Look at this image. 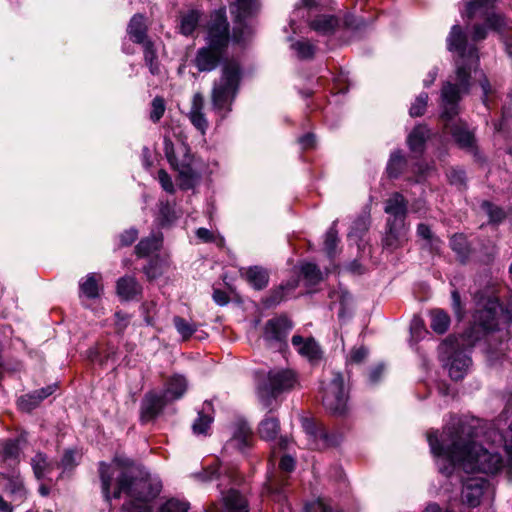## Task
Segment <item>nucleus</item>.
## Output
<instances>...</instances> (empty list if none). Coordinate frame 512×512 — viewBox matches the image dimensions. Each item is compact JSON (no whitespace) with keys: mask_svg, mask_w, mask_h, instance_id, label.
<instances>
[{"mask_svg":"<svg viewBox=\"0 0 512 512\" xmlns=\"http://www.w3.org/2000/svg\"><path fill=\"white\" fill-rule=\"evenodd\" d=\"M160 215L164 223H171L176 219L174 207L168 201L160 203Z\"/></svg>","mask_w":512,"mask_h":512,"instance_id":"54","label":"nucleus"},{"mask_svg":"<svg viewBox=\"0 0 512 512\" xmlns=\"http://www.w3.org/2000/svg\"><path fill=\"white\" fill-rule=\"evenodd\" d=\"M168 401L170 400L164 393H147L141 403V420L144 422L153 420L160 414Z\"/></svg>","mask_w":512,"mask_h":512,"instance_id":"15","label":"nucleus"},{"mask_svg":"<svg viewBox=\"0 0 512 512\" xmlns=\"http://www.w3.org/2000/svg\"><path fill=\"white\" fill-rule=\"evenodd\" d=\"M470 365V357L463 352H455L449 366V375L451 379L455 381L463 379Z\"/></svg>","mask_w":512,"mask_h":512,"instance_id":"30","label":"nucleus"},{"mask_svg":"<svg viewBox=\"0 0 512 512\" xmlns=\"http://www.w3.org/2000/svg\"><path fill=\"white\" fill-rule=\"evenodd\" d=\"M183 159L178 160L175 154L174 144L171 139L164 138V154L171 167L178 172V181L181 189L188 190L193 188L200 179L196 161L190 154L189 147L182 145Z\"/></svg>","mask_w":512,"mask_h":512,"instance_id":"4","label":"nucleus"},{"mask_svg":"<svg viewBox=\"0 0 512 512\" xmlns=\"http://www.w3.org/2000/svg\"><path fill=\"white\" fill-rule=\"evenodd\" d=\"M166 111L165 100L162 96H156L153 98L150 104L149 119L153 123H157L163 117Z\"/></svg>","mask_w":512,"mask_h":512,"instance_id":"42","label":"nucleus"},{"mask_svg":"<svg viewBox=\"0 0 512 512\" xmlns=\"http://www.w3.org/2000/svg\"><path fill=\"white\" fill-rule=\"evenodd\" d=\"M280 469L284 472H291L294 469L295 462L290 456H283L279 463Z\"/></svg>","mask_w":512,"mask_h":512,"instance_id":"61","label":"nucleus"},{"mask_svg":"<svg viewBox=\"0 0 512 512\" xmlns=\"http://www.w3.org/2000/svg\"><path fill=\"white\" fill-rule=\"evenodd\" d=\"M448 178L452 184L462 185L465 181V174L462 170L451 169Z\"/></svg>","mask_w":512,"mask_h":512,"instance_id":"59","label":"nucleus"},{"mask_svg":"<svg viewBox=\"0 0 512 512\" xmlns=\"http://www.w3.org/2000/svg\"><path fill=\"white\" fill-rule=\"evenodd\" d=\"M205 100L201 93H195L192 97L188 118L192 125L202 134L208 129V121L204 114Z\"/></svg>","mask_w":512,"mask_h":512,"instance_id":"20","label":"nucleus"},{"mask_svg":"<svg viewBox=\"0 0 512 512\" xmlns=\"http://www.w3.org/2000/svg\"><path fill=\"white\" fill-rule=\"evenodd\" d=\"M79 298L86 307H91L96 299V276L89 273L79 282Z\"/></svg>","mask_w":512,"mask_h":512,"instance_id":"28","label":"nucleus"},{"mask_svg":"<svg viewBox=\"0 0 512 512\" xmlns=\"http://www.w3.org/2000/svg\"><path fill=\"white\" fill-rule=\"evenodd\" d=\"M143 47V56L146 66L149 68V71L152 75L160 74V63L158 61L157 51L155 49L154 43L150 41H146L141 44Z\"/></svg>","mask_w":512,"mask_h":512,"instance_id":"36","label":"nucleus"},{"mask_svg":"<svg viewBox=\"0 0 512 512\" xmlns=\"http://www.w3.org/2000/svg\"><path fill=\"white\" fill-rule=\"evenodd\" d=\"M148 27L146 24V18L142 14H135L131 19L127 27V33L130 39L137 44H143L146 41H150L147 37Z\"/></svg>","mask_w":512,"mask_h":512,"instance_id":"25","label":"nucleus"},{"mask_svg":"<svg viewBox=\"0 0 512 512\" xmlns=\"http://www.w3.org/2000/svg\"><path fill=\"white\" fill-rule=\"evenodd\" d=\"M240 81V68L236 63H228L222 69V75L214 84L212 102L217 109L229 108L234 100Z\"/></svg>","mask_w":512,"mask_h":512,"instance_id":"5","label":"nucleus"},{"mask_svg":"<svg viewBox=\"0 0 512 512\" xmlns=\"http://www.w3.org/2000/svg\"><path fill=\"white\" fill-rule=\"evenodd\" d=\"M427 103L428 94L425 92L420 93L419 96L415 99V102L410 107V115L412 117L422 116L426 111Z\"/></svg>","mask_w":512,"mask_h":512,"instance_id":"46","label":"nucleus"},{"mask_svg":"<svg viewBox=\"0 0 512 512\" xmlns=\"http://www.w3.org/2000/svg\"><path fill=\"white\" fill-rule=\"evenodd\" d=\"M201 18L202 13L198 10H190L182 14L180 18V32L185 36L191 35L199 25Z\"/></svg>","mask_w":512,"mask_h":512,"instance_id":"35","label":"nucleus"},{"mask_svg":"<svg viewBox=\"0 0 512 512\" xmlns=\"http://www.w3.org/2000/svg\"><path fill=\"white\" fill-rule=\"evenodd\" d=\"M252 440L253 435L250 427L246 423L241 422L237 424L228 444L233 448L243 451L251 445Z\"/></svg>","mask_w":512,"mask_h":512,"instance_id":"29","label":"nucleus"},{"mask_svg":"<svg viewBox=\"0 0 512 512\" xmlns=\"http://www.w3.org/2000/svg\"><path fill=\"white\" fill-rule=\"evenodd\" d=\"M196 235L204 242H212L214 240L212 232L206 228H199Z\"/></svg>","mask_w":512,"mask_h":512,"instance_id":"63","label":"nucleus"},{"mask_svg":"<svg viewBox=\"0 0 512 512\" xmlns=\"http://www.w3.org/2000/svg\"><path fill=\"white\" fill-rule=\"evenodd\" d=\"M213 299L217 304L221 306L226 305L229 302L228 295L222 290H215L213 292Z\"/></svg>","mask_w":512,"mask_h":512,"instance_id":"62","label":"nucleus"},{"mask_svg":"<svg viewBox=\"0 0 512 512\" xmlns=\"http://www.w3.org/2000/svg\"><path fill=\"white\" fill-rule=\"evenodd\" d=\"M188 510V502L172 498L162 505L160 512H188Z\"/></svg>","mask_w":512,"mask_h":512,"instance_id":"48","label":"nucleus"},{"mask_svg":"<svg viewBox=\"0 0 512 512\" xmlns=\"http://www.w3.org/2000/svg\"><path fill=\"white\" fill-rule=\"evenodd\" d=\"M504 448L508 456V464L512 469V423L503 435Z\"/></svg>","mask_w":512,"mask_h":512,"instance_id":"57","label":"nucleus"},{"mask_svg":"<svg viewBox=\"0 0 512 512\" xmlns=\"http://www.w3.org/2000/svg\"><path fill=\"white\" fill-rule=\"evenodd\" d=\"M116 293L121 300H133L141 295L142 286L134 277L123 276L116 283Z\"/></svg>","mask_w":512,"mask_h":512,"instance_id":"23","label":"nucleus"},{"mask_svg":"<svg viewBox=\"0 0 512 512\" xmlns=\"http://www.w3.org/2000/svg\"><path fill=\"white\" fill-rule=\"evenodd\" d=\"M302 274L312 283H318L321 280V272L315 264L306 263L302 266Z\"/></svg>","mask_w":512,"mask_h":512,"instance_id":"51","label":"nucleus"},{"mask_svg":"<svg viewBox=\"0 0 512 512\" xmlns=\"http://www.w3.org/2000/svg\"><path fill=\"white\" fill-rule=\"evenodd\" d=\"M291 342L296 351L310 362H316L321 359L322 351L313 338L305 339L300 335H294Z\"/></svg>","mask_w":512,"mask_h":512,"instance_id":"21","label":"nucleus"},{"mask_svg":"<svg viewBox=\"0 0 512 512\" xmlns=\"http://www.w3.org/2000/svg\"><path fill=\"white\" fill-rule=\"evenodd\" d=\"M385 212L390 215L392 221L402 220L405 222L407 213V202L403 195L394 193L385 202Z\"/></svg>","mask_w":512,"mask_h":512,"instance_id":"27","label":"nucleus"},{"mask_svg":"<svg viewBox=\"0 0 512 512\" xmlns=\"http://www.w3.org/2000/svg\"><path fill=\"white\" fill-rule=\"evenodd\" d=\"M224 53L225 50L207 44V46L198 49L194 58V65L199 72L213 71L218 67Z\"/></svg>","mask_w":512,"mask_h":512,"instance_id":"12","label":"nucleus"},{"mask_svg":"<svg viewBox=\"0 0 512 512\" xmlns=\"http://www.w3.org/2000/svg\"><path fill=\"white\" fill-rule=\"evenodd\" d=\"M141 309L145 322L148 325H154L156 315V303L154 301H146L142 304Z\"/></svg>","mask_w":512,"mask_h":512,"instance_id":"53","label":"nucleus"},{"mask_svg":"<svg viewBox=\"0 0 512 512\" xmlns=\"http://www.w3.org/2000/svg\"><path fill=\"white\" fill-rule=\"evenodd\" d=\"M448 49L459 53L456 60V81L458 88L468 92L470 87V76L473 68L478 63V56L475 48H470L466 55L467 38L462 28L458 25L452 27L448 37Z\"/></svg>","mask_w":512,"mask_h":512,"instance_id":"3","label":"nucleus"},{"mask_svg":"<svg viewBox=\"0 0 512 512\" xmlns=\"http://www.w3.org/2000/svg\"><path fill=\"white\" fill-rule=\"evenodd\" d=\"M407 240V228L405 222L402 220L392 221L391 218H388L387 231L382 240L384 248L394 251L402 247Z\"/></svg>","mask_w":512,"mask_h":512,"instance_id":"13","label":"nucleus"},{"mask_svg":"<svg viewBox=\"0 0 512 512\" xmlns=\"http://www.w3.org/2000/svg\"><path fill=\"white\" fill-rule=\"evenodd\" d=\"M0 485L15 506H20L28 499L29 490L18 469L0 471Z\"/></svg>","mask_w":512,"mask_h":512,"instance_id":"10","label":"nucleus"},{"mask_svg":"<svg viewBox=\"0 0 512 512\" xmlns=\"http://www.w3.org/2000/svg\"><path fill=\"white\" fill-rule=\"evenodd\" d=\"M489 488V483L483 478H471L465 482L462 489V500L471 507L480 504L484 492Z\"/></svg>","mask_w":512,"mask_h":512,"instance_id":"18","label":"nucleus"},{"mask_svg":"<svg viewBox=\"0 0 512 512\" xmlns=\"http://www.w3.org/2000/svg\"><path fill=\"white\" fill-rule=\"evenodd\" d=\"M147 485L148 484L146 481H140L139 483H135L126 474H122L121 477L118 479V489H117V491L114 492V497L115 498L120 497V494L122 492H126L130 496H132L134 487L140 486V487L144 488Z\"/></svg>","mask_w":512,"mask_h":512,"instance_id":"41","label":"nucleus"},{"mask_svg":"<svg viewBox=\"0 0 512 512\" xmlns=\"http://www.w3.org/2000/svg\"><path fill=\"white\" fill-rule=\"evenodd\" d=\"M78 464L77 453L72 450H67L61 461L56 464L57 468L62 469V474L71 472Z\"/></svg>","mask_w":512,"mask_h":512,"instance_id":"45","label":"nucleus"},{"mask_svg":"<svg viewBox=\"0 0 512 512\" xmlns=\"http://www.w3.org/2000/svg\"><path fill=\"white\" fill-rule=\"evenodd\" d=\"M339 19L334 15H317L309 22V27L320 35H332L339 28Z\"/></svg>","mask_w":512,"mask_h":512,"instance_id":"26","label":"nucleus"},{"mask_svg":"<svg viewBox=\"0 0 512 512\" xmlns=\"http://www.w3.org/2000/svg\"><path fill=\"white\" fill-rule=\"evenodd\" d=\"M476 428L465 421L458 420L447 426L441 437L437 432L427 435L432 452L447 459L453 466L464 471L495 473L503 466V459L494 450L478 445L475 438Z\"/></svg>","mask_w":512,"mask_h":512,"instance_id":"1","label":"nucleus"},{"mask_svg":"<svg viewBox=\"0 0 512 512\" xmlns=\"http://www.w3.org/2000/svg\"><path fill=\"white\" fill-rule=\"evenodd\" d=\"M406 164L404 156L400 152H394L389 160L387 171L390 177H397Z\"/></svg>","mask_w":512,"mask_h":512,"instance_id":"44","label":"nucleus"},{"mask_svg":"<svg viewBox=\"0 0 512 512\" xmlns=\"http://www.w3.org/2000/svg\"><path fill=\"white\" fill-rule=\"evenodd\" d=\"M186 389V379L183 376L174 375L168 380L164 394L170 401H173L182 397Z\"/></svg>","mask_w":512,"mask_h":512,"instance_id":"33","label":"nucleus"},{"mask_svg":"<svg viewBox=\"0 0 512 512\" xmlns=\"http://www.w3.org/2000/svg\"><path fill=\"white\" fill-rule=\"evenodd\" d=\"M207 512H248V503L237 490L231 489L223 495L220 506L213 504Z\"/></svg>","mask_w":512,"mask_h":512,"instance_id":"17","label":"nucleus"},{"mask_svg":"<svg viewBox=\"0 0 512 512\" xmlns=\"http://www.w3.org/2000/svg\"><path fill=\"white\" fill-rule=\"evenodd\" d=\"M240 274L256 290H262L268 285L269 272L263 267L252 266L241 269Z\"/></svg>","mask_w":512,"mask_h":512,"instance_id":"24","label":"nucleus"},{"mask_svg":"<svg viewBox=\"0 0 512 512\" xmlns=\"http://www.w3.org/2000/svg\"><path fill=\"white\" fill-rule=\"evenodd\" d=\"M499 303L496 299L490 298L484 309H478L474 314V327L482 328L484 332H490L497 326V313Z\"/></svg>","mask_w":512,"mask_h":512,"instance_id":"14","label":"nucleus"},{"mask_svg":"<svg viewBox=\"0 0 512 512\" xmlns=\"http://www.w3.org/2000/svg\"><path fill=\"white\" fill-rule=\"evenodd\" d=\"M292 328L293 324L287 316H276L265 323L263 338L269 345L281 348L286 344L287 336Z\"/></svg>","mask_w":512,"mask_h":512,"instance_id":"11","label":"nucleus"},{"mask_svg":"<svg viewBox=\"0 0 512 512\" xmlns=\"http://www.w3.org/2000/svg\"><path fill=\"white\" fill-rule=\"evenodd\" d=\"M295 383V375L290 370L270 371L268 382L258 388V397L264 408L271 409L276 397L293 388Z\"/></svg>","mask_w":512,"mask_h":512,"instance_id":"6","label":"nucleus"},{"mask_svg":"<svg viewBox=\"0 0 512 512\" xmlns=\"http://www.w3.org/2000/svg\"><path fill=\"white\" fill-rule=\"evenodd\" d=\"M466 93L457 85L446 82L442 87L441 97L443 112L441 115L445 130L450 133L454 140L463 148L471 147L474 141L473 134L462 123H452L453 118L458 114V102L461 94Z\"/></svg>","mask_w":512,"mask_h":512,"instance_id":"2","label":"nucleus"},{"mask_svg":"<svg viewBox=\"0 0 512 512\" xmlns=\"http://www.w3.org/2000/svg\"><path fill=\"white\" fill-rule=\"evenodd\" d=\"M211 422H212V418L210 416L205 415L202 412H200L198 414V418L195 420V422L192 426L193 432L195 434H206L210 427Z\"/></svg>","mask_w":512,"mask_h":512,"instance_id":"49","label":"nucleus"},{"mask_svg":"<svg viewBox=\"0 0 512 512\" xmlns=\"http://www.w3.org/2000/svg\"><path fill=\"white\" fill-rule=\"evenodd\" d=\"M452 250L458 255L461 262L466 261L470 254V247L466 237L463 234H455L450 239Z\"/></svg>","mask_w":512,"mask_h":512,"instance_id":"38","label":"nucleus"},{"mask_svg":"<svg viewBox=\"0 0 512 512\" xmlns=\"http://www.w3.org/2000/svg\"><path fill=\"white\" fill-rule=\"evenodd\" d=\"M1 471L17 469L20 462L19 440L7 439L0 442Z\"/></svg>","mask_w":512,"mask_h":512,"instance_id":"16","label":"nucleus"},{"mask_svg":"<svg viewBox=\"0 0 512 512\" xmlns=\"http://www.w3.org/2000/svg\"><path fill=\"white\" fill-rule=\"evenodd\" d=\"M138 238V231L136 229L126 230L121 234L120 241L122 245H131Z\"/></svg>","mask_w":512,"mask_h":512,"instance_id":"58","label":"nucleus"},{"mask_svg":"<svg viewBox=\"0 0 512 512\" xmlns=\"http://www.w3.org/2000/svg\"><path fill=\"white\" fill-rule=\"evenodd\" d=\"M337 242H338L337 231H336L335 227L332 226L327 231L326 236H325V250L330 257L335 254Z\"/></svg>","mask_w":512,"mask_h":512,"instance_id":"50","label":"nucleus"},{"mask_svg":"<svg viewBox=\"0 0 512 512\" xmlns=\"http://www.w3.org/2000/svg\"><path fill=\"white\" fill-rule=\"evenodd\" d=\"M236 10L232 11L235 13V27L232 33V39L236 43H240L244 40V33L247 26L244 24L246 18H248L252 11V0H237L235 4Z\"/></svg>","mask_w":512,"mask_h":512,"instance_id":"19","label":"nucleus"},{"mask_svg":"<svg viewBox=\"0 0 512 512\" xmlns=\"http://www.w3.org/2000/svg\"><path fill=\"white\" fill-rule=\"evenodd\" d=\"M173 323L177 332L182 336L183 340L189 339L197 330L194 324L189 323L184 318L175 316Z\"/></svg>","mask_w":512,"mask_h":512,"instance_id":"43","label":"nucleus"},{"mask_svg":"<svg viewBox=\"0 0 512 512\" xmlns=\"http://www.w3.org/2000/svg\"><path fill=\"white\" fill-rule=\"evenodd\" d=\"M323 405L333 415H342L347 409V392L341 373H333L332 378L323 391Z\"/></svg>","mask_w":512,"mask_h":512,"instance_id":"7","label":"nucleus"},{"mask_svg":"<svg viewBox=\"0 0 512 512\" xmlns=\"http://www.w3.org/2000/svg\"><path fill=\"white\" fill-rule=\"evenodd\" d=\"M280 431V425L277 418L272 416L265 417L259 424L258 434L261 439L274 441Z\"/></svg>","mask_w":512,"mask_h":512,"instance_id":"32","label":"nucleus"},{"mask_svg":"<svg viewBox=\"0 0 512 512\" xmlns=\"http://www.w3.org/2000/svg\"><path fill=\"white\" fill-rule=\"evenodd\" d=\"M56 389L57 385L51 384L47 387L41 388L40 390L25 394L18 399L17 405L20 410L24 412H30L31 410L35 409L44 399L52 395Z\"/></svg>","mask_w":512,"mask_h":512,"instance_id":"22","label":"nucleus"},{"mask_svg":"<svg viewBox=\"0 0 512 512\" xmlns=\"http://www.w3.org/2000/svg\"><path fill=\"white\" fill-rule=\"evenodd\" d=\"M431 328L439 334H443L449 327L450 318L443 310L435 309L431 313Z\"/></svg>","mask_w":512,"mask_h":512,"instance_id":"39","label":"nucleus"},{"mask_svg":"<svg viewBox=\"0 0 512 512\" xmlns=\"http://www.w3.org/2000/svg\"><path fill=\"white\" fill-rule=\"evenodd\" d=\"M205 29L207 44L226 50L230 40V30L225 12L222 10L213 12L206 23Z\"/></svg>","mask_w":512,"mask_h":512,"instance_id":"9","label":"nucleus"},{"mask_svg":"<svg viewBox=\"0 0 512 512\" xmlns=\"http://www.w3.org/2000/svg\"><path fill=\"white\" fill-rule=\"evenodd\" d=\"M162 245L161 233L152 234L149 237L142 239L136 246V254L139 257H146L152 252L160 249Z\"/></svg>","mask_w":512,"mask_h":512,"instance_id":"34","label":"nucleus"},{"mask_svg":"<svg viewBox=\"0 0 512 512\" xmlns=\"http://www.w3.org/2000/svg\"><path fill=\"white\" fill-rule=\"evenodd\" d=\"M429 136V129L425 125L416 126L408 136V145L413 152L423 150L426 139Z\"/></svg>","mask_w":512,"mask_h":512,"instance_id":"37","label":"nucleus"},{"mask_svg":"<svg viewBox=\"0 0 512 512\" xmlns=\"http://www.w3.org/2000/svg\"><path fill=\"white\" fill-rule=\"evenodd\" d=\"M302 426L308 436L311 437V442L309 443L310 448L316 449L321 446L320 441L323 445L327 441V434L324 428L320 427L316 422L310 419H304Z\"/></svg>","mask_w":512,"mask_h":512,"instance_id":"31","label":"nucleus"},{"mask_svg":"<svg viewBox=\"0 0 512 512\" xmlns=\"http://www.w3.org/2000/svg\"><path fill=\"white\" fill-rule=\"evenodd\" d=\"M493 0H474L467 5L466 14L469 19L474 17H485L488 26L498 32H505L512 29V21L500 14H490L493 8Z\"/></svg>","mask_w":512,"mask_h":512,"instance_id":"8","label":"nucleus"},{"mask_svg":"<svg viewBox=\"0 0 512 512\" xmlns=\"http://www.w3.org/2000/svg\"><path fill=\"white\" fill-rule=\"evenodd\" d=\"M483 208L489 214L490 220L493 222H500L504 218L503 210L488 202L483 204Z\"/></svg>","mask_w":512,"mask_h":512,"instance_id":"56","label":"nucleus"},{"mask_svg":"<svg viewBox=\"0 0 512 512\" xmlns=\"http://www.w3.org/2000/svg\"><path fill=\"white\" fill-rule=\"evenodd\" d=\"M32 467L37 479L42 478L54 468V466L48 462L47 457L41 453L36 454L32 458Z\"/></svg>","mask_w":512,"mask_h":512,"instance_id":"40","label":"nucleus"},{"mask_svg":"<svg viewBox=\"0 0 512 512\" xmlns=\"http://www.w3.org/2000/svg\"><path fill=\"white\" fill-rule=\"evenodd\" d=\"M293 48L297 51L300 58L306 59L314 55L315 47L309 41H298L293 44Z\"/></svg>","mask_w":512,"mask_h":512,"instance_id":"52","label":"nucleus"},{"mask_svg":"<svg viewBox=\"0 0 512 512\" xmlns=\"http://www.w3.org/2000/svg\"><path fill=\"white\" fill-rule=\"evenodd\" d=\"M367 350L364 347L354 348L349 355V361L360 363L366 356Z\"/></svg>","mask_w":512,"mask_h":512,"instance_id":"60","label":"nucleus"},{"mask_svg":"<svg viewBox=\"0 0 512 512\" xmlns=\"http://www.w3.org/2000/svg\"><path fill=\"white\" fill-rule=\"evenodd\" d=\"M14 503L12 501H7L1 494H0V512H13L14 511Z\"/></svg>","mask_w":512,"mask_h":512,"instance_id":"64","label":"nucleus"},{"mask_svg":"<svg viewBox=\"0 0 512 512\" xmlns=\"http://www.w3.org/2000/svg\"><path fill=\"white\" fill-rule=\"evenodd\" d=\"M149 497L150 495H140L135 502L124 505V512H151L147 505Z\"/></svg>","mask_w":512,"mask_h":512,"instance_id":"47","label":"nucleus"},{"mask_svg":"<svg viewBox=\"0 0 512 512\" xmlns=\"http://www.w3.org/2000/svg\"><path fill=\"white\" fill-rule=\"evenodd\" d=\"M157 178H158V181L161 184L162 188L166 192L171 193V194L174 193L175 189H174V185H173L172 179H171L169 174L164 169H160L158 171V177Z\"/></svg>","mask_w":512,"mask_h":512,"instance_id":"55","label":"nucleus"}]
</instances>
